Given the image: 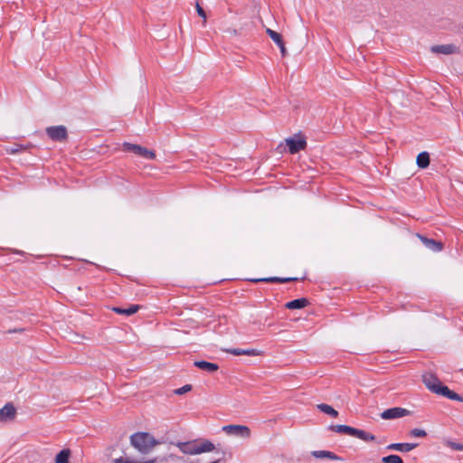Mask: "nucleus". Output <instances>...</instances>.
<instances>
[{
    "mask_svg": "<svg viewBox=\"0 0 463 463\" xmlns=\"http://www.w3.org/2000/svg\"><path fill=\"white\" fill-rule=\"evenodd\" d=\"M286 143L290 154H297L300 150L305 149L307 146L306 139L300 136L289 137L286 139Z\"/></svg>",
    "mask_w": 463,
    "mask_h": 463,
    "instance_id": "423d86ee",
    "label": "nucleus"
},
{
    "mask_svg": "<svg viewBox=\"0 0 463 463\" xmlns=\"http://www.w3.org/2000/svg\"><path fill=\"white\" fill-rule=\"evenodd\" d=\"M227 353L232 354L233 355H250V356H256L260 355L261 351L258 349H241V348H231L225 350Z\"/></svg>",
    "mask_w": 463,
    "mask_h": 463,
    "instance_id": "4468645a",
    "label": "nucleus"
},
{
    "mask_svg": "<svg viewBox=\"0 0 463 463\" xmlns=\"http://www.w3.org/2000/svg\"><path fill=\"white\" fill-rule=\"evenodd\" d=\"M130 444L141 454H147L159 444V441L150 433L139 431L130 436Z\"/></svg>",
    "mask_w": 463,
    "mask_h": 463,
    "instance_id": "f257e3e1",
    "label": "nucleus"
},
{
    "mask_svg": "<svg viewBox=\"0 0 463 463\" xmlns=\"http://www.w3.org/2000/svg\"><path fill=\"white\" fill-rule=\"evenodd\" d=\"M420 168H426L430 165V155L428 152H421L418 155L416 160Z\"/></svg>",
    "mask_w": 463,
    "mask_h": 463,
    "instance_id": "4be33fe9",
    "label": "nucleus"
},
{
    "mask_svg": "<svg viewBox=\"0 0 463 463\" xmlns=\"http://www.w3.org/2000/svg\"><path fill=\"white\" fill-rule=\"evenodd\" d=\"M24 150H25V146L18 144H15L6 148V151L10 154H16Z\"/></svg>",
    "mask_w": 463,
    "mask_h": 463,
    "instance_id": "a878e982",
    "label": "nucleus"
},
{
    "mask_svg": "<svg viewBox=\"0 0 463 463\" xmlns=\"http://www.w3.org/2000/svg\"><path fill=\"white\" fill-rule=\"evenodd\" d=\"M178 449L186 455H198L205 452L213 451L215 449V446L210 440H203L198 443L196 441H186V442H178Z\"/></svg>",
    "mask_w": 463,
    "mask_h": 463,
    "instance_id": "f03ea898",
    "label": "nucleus"
},
{
    "mask_svg": "<svg viewBox=\"0 0 463 463\" xmlns=\"http://www.w3.org/2000/svg\"><path fill=\"white\" fill-rule=\"evenodd\" d=\"M346 428H347V425L339 424V425H331L329 427V430H331L332 431L337 432V433L345 434Z\"/></svg>",
    "mask_w": 463,
    "mask_h": 463,
    "instance_id": "c85d7f7f",
    "label": "nucleus"
},
{
    "mask_svg": "<svg viewBox=\"0 0 463 463\" xmlns=\"http://www.w3.org/2000/svg\"><path fill=\"white\" fill-rule=\"evenodd\" d=\"M297 278H279V277H269V278H262V279H251L253 282H280L285 283L288 281H294L297 280Z\"/></svg>",
    "mask_w": 463,
    "mask_h": 463,
    "instance_id": "aec40b11",
    "label": "nucleus"
},
{
    "mask_svg": "<svg viewBox=\"0 0 463 463\" xmlns=\"http://www.w3.org/2000/svg\"><path fill=\"white\" fill-rule=\"evenodd\" d=\"M308 304V300L305 298H297L292 301H289L286 304V307L288 309H301L307 307Z\"/></svg>",
    "mask_w": 463,
    "mask_h": 463,
    "instance_id": "a211bd4d",
    "label": "nucleus"
},
{
    "mask_svg": "<svg viewBox=\"0 0 463 463\" xmlns=\"http://www.w3.org/2000/svg\"><path fill=\"white\" fill-rule=\"evenodd\" d=\"M411 414V411L407 409L401 407H393L383 411L381 413V418L383 420H393L399 419Z\"/></svg>",
    "mask_w": 463,
    "mask_h": 463,
    "instance_id": "39448f33",
    "label": "nucleus"
},
{
    "mask_svg": "<svg viewBox=\"0 0 463 463\" xmlns=\"http://www.w3.org/2000/svg\"><path fill=\"white\" fill-rule=\"evenodd\" d=\"M312 456L316 458H329L332 460H339L340 458L335 453L328 450H314L311 452Z\"/></svg>",
    "mask_w": 463,
    "mask_h": 463,
    "instance_id": "f3484780",
    "label": "nucleus"
},
{
    "mask_svg": "<svg viewBox=\"0 0 463 463\" xmlns=\"http://www.w3.org/2000/svg\"><path fill=\"white\" fill-rule=\"evenodd\" d=\"M410 435L414 438H424L427 436V432L421 429H413L410 431Z\"/></svg>",
    "mask_w": 463,
    "mask_h": 463,
    "instance_id": "cd10ccee",
    "label": "nucleus"
},
{
    "mask_svg": "<svg viewBox=\"0 0 463 463\" xmlns=\"http://www.w3.org/2000/svg\"><path fill=\"white\" fill-rule=\"evenodd\" d=\"M71 451L70 449H61L54 458V463H70Z\"/></svg>",
    "mask_w": 463,
    "mask_h": 463,
    "instance_id": "6ab92c4d",
    "label": "nucleus"
},
{
    "mask_svg": "<svg viewBox=\"0 0 463 463\" xmlns=\"http://www.w3.org/2000/svg\"><path fill=\"white\" fill-rule=\"evenodd\" d=\"M420 239L423 242V244L432 251H440L443 248V244L440 241H437L433 239H428L423 236H420Z\"/></svg>",
    "mask_w": 463,
    "mask_h": 463,
    "instance_id": "2eb2a0df",
    "label": "nucleus"
},
{
    "mask_svg": "<svg viewBox=\"0 0 463 463\" xmlns=\"http://www.w3.org/2000/svg\"><path fill=\"white\" fill-rule=\"evenodd\" d=\"M267 34L272 39V41L278 45L280 50L282 56H286L287 49L285 47V43L283 42L282 36L280 33L268 28L266 30Z\"/></svg>",
    "mask_w": 463,
    "mask_h": 463,
    "instance_id": "9b49d317",
    "label": "nucleus"
},
{
    "mask_svg": "<svg viewBox=\"0 0 463 463\" xmlns=\"http://www.w3.org/2000/svg\"><path fill=\"white\" fill-rule=\"evenodd\" d=\"M114 463H136L134 461H130L128 459H124L123 458H118L113 460Z\"/></svg>",
    "mask_w": 463,
    "mask_h": 463,
    "instance_id": "473e14b6",
    "label": "nucleus"
},
{
    "mask_svg": "<svg viewBox=\"0 0 463 463\" xmlns=\"http://www.w3.org/2000/svg\"><path fill=\"white\" fill-rule=\"evenodd\" d=\"M430 51L434 53L439 54H453L458 52V47L455 44H441V45H433L430 48Z\"/></svg>",
    "mask_w": 463,
    "mask_h": 463,
    "instance_id": "9d476101",
    "label": "nucleus"
},
{
    "mask_svg": "<svg viewBox=\"0 0 463 463\" xmlns=\"http://www.w3.org/2000/svg\"><path fill=\"white\" fill-rule=\"evenodd\" d=\"M423 383L426 385V387L434 392V390H437L438 386H439L440 382L439 380L431 373H427L423 375Z\"/></svg>",
    "mask_w": 463,
    "mask_h": 463,
    "instance_id": "ddd939ff",
    "label": "nucleus"
},
{
    "mask_svg": "<svg viewBox=\"0 0 463 463\" xmlns=\"http://www.w3.org/2000/svg\"><path fill=\"white\" fill-rule=\"evenodd\" d=\"M194 365L198 367L199 369L208 372V373H214L219 369V366L217 364L210 363L207 361H195Z\"/></svg>",
    "mask_w": 463,
    "mask_h": 463,
    "instance_id": "dca6fc26",
    "label": "nucleus"
},
{
    "mask_svg": "<svg viewBox=\"0 0 463 463\" xmlns=\"http://www.w3.org/2000/svg\"><path fill=\"white\" fill-rule=\"evenodd\" d=\"M123 149L124 151L133 152L134 154L138 155L139 156L146 159L152 160L155 159L156 157V154L154 151L148 150L147 148L143 147L139 145L125 142L123 144Z\"/></svg>",
    "mask_w": 463,
    "mask_h": 463,
    "instance_id": "7ed1b4c3",
    "label": "nucleus"
},
{
    "mask_svg": "<svg viewBox=\"0 0 463 463\" xmlns=\"http://www.w3.org/2000/svg\"><path fill=\"white\" fill-rule=\"evenodd\" d=\"M434 393L447 397L450 393V390L447 386L439 384L437 390H434Z\"/></svg>",
    "mask_w": 463,
    "mask_h": 463,
    "instance_id": "bb28decb",
    "label": "nucleus"
},
{
    "mask_svg": "<svg viewBox=\"0 0 463 463\" xmlns=\"http://www.w3.org/2000/svg\"><path fill=\"white\" fill-rule=\"evenodd\" d=\"M418 446L417 443H392L386 447L388 450H397L400 452H409Z\"/></svg>",
    "mask_w": 463,
    "mask_h": 463,
    "instance_id": "f8f14e48",
    "label": "nucleus"
},
{
    "mask_svg": "<svg viewBox=\"0 0 463 463\" xmlns=\"http://www.w3.org/2000/svg\"><path fill=\"white\" fill-rule=\"evenodd\" d=\"M447 398L452 401L463 402V398L452 391H450V393L447 396Z\"/></svg>",
    "mask_w": 463,
    "mask_h": 463,
    "instance_id": "2f4dec72",
    "label": "nucleus"
},
{
    "mask_svg": "<svg viewBox=\"0 0 463 463\" xmlns=\"http://www.w3.org/2000/svg\"><path fill=\"white\" fill-rule=\"evenodd\" d=\"M382 463H403L402 458L398 455H389L381 458Z\"/></svg>",
    "mask_w": 463,
    "mask_h": 463,
    "instance_id": "b1692460",
    "label": "nucleus"
},
{
    "mask_svg": "<svg viewBox=\"0 0 463 463\" xmlns=\"http://www.w3.org/2000/svg\"><path fill=\"white\" fill-rule=\"evenodd\" d=\"M345 434L352 436V437H355L364 441H373L376 439V437L374 435H373L369 432H366L365 430L353 428L350 426H347Z\"/></svg>",
    "mask_w": 463,
    "mask_h": 463,
    "instance_id": "6e6552de",
    "label": "nucleus"
},
{
    "mask_svg": "<svg viewBox=\"0 0 463 463\" xmlns=\"http://www.w3.org/2000/svg\"><path fill=\"white\" fill-rule=\"evenodd\" d=\"M196 12L199 16H201L203 19V24L206 23V13L205 11L200 6V5L196 4Z\"/></svg>",
    "mask_w": 463,
    "mask_h": 463,
    "instance_id": "7c9ffc66",
    "label": "nucleus"
},
{
    "mask_svg": "<svg viewBox=\"0 0 463 463\" xmlns=\"http://www.w3.org/2000/svg\"><path fill=\"white\" fill-rule=\"evenodd\" d=\"M16 410L11 403H6L0 409V421L7 422L14 419Z\"/></svg>",
    "mask_w": 463,
    "mask_h": 463,
    "instance_id": "1a4fd4ad",
    "label": "nucleus"
},
{
    "mask_svg": "<svg viewBox=\"0 0 463 463\" xmlns=\"http://www.w3.org/2000/svg\"><path fill=\"white\" fill-rule=\"evenodd\" d=\"M222 431H224L227 435L241 438H250V430L245 425H225L222 427Z\"/></svg>",
    "mask_w": 463,
    "mask_h": 463,
    "instance_id": "20e7f679",
    "label": "nucleus"
},
{
    "mask_svg": "<svg viewBox=\"0 0 463 463\" xmlns=\"http://www.w3.org/2000/svg\"><path fill=\"white\" fill-rule=\"evenodd\" d=\"M445 444H446V446H448L451 449L458 450V451H462L463 450V444L462 443H458V442H455V441H451V440H447L445 442Z\"/></svg>",
    "mask_w": 463,
    "mask_h": 463,
    "instance_id": "393cba45",
    "label": "nucleus"
},
{
    "mask_svg": "<svg viewBox=\"0 0 463 463\" xmlns=\"http://www.w3.org/2000/svg\"><path fill=\"white\" fill-rule=\"evenodd\" d=\"M46 133L54 141H63L67 137V129L64 126L49 127Z\"/></svg>",
    "mask_w": 463,
    "mask_h": 463,
    "instance_id": "0eeeda50",
    "label": "nucleus"
},
{
    "mask_svg": "<svg viewBox=\"0 0 463 463\" xmlns=\"http://www.w3.org/2000/svg\"><path fill=\"white\" fill-rule=\"evenodd\" d=\"M317 408L321 411L324 412L333 418H336L338 416V411L335 410L332 406L326 404V403H319L317 405Z\"/></svg>",
    "mask_w": 463,
    "mask_h": 463,
    "instance_id": "412c9836",
    "label": "nucleus"
},
{
    "mask_svg": "<svg viewBox=\"0 0 463 463\" xmlns=\"http://www.w3.org/2000/svg\"><path fill=\"white\" fill-rule=\"evenodd\" d=\"M211 463H219V462H218V461H213V462H211Z\"/></svg>",
    "mask_w": 463,
    "mask_h": 463,
    "instance_id": "f704fd0d",
    "label": "nucleus"
},
{
    "mask_svg": "<svg viewBox=\"0 0 463 463\" xmlns=\"http://www.w3.org/2000/svg\"><path fill=\"white\" fill-rule=\"evenodd\" d=\"M191 390H192V385L191 384H185V385H184L181 388L175 389L174 391V392L175 394H177V395H182V394H184V393L190 392Z\"/></svg>",
    "mask_w": 463,
    "mask_h": 463,
    "instance_id": "c756f323",
    "label": "nucleus"
},
{
    "mask_svg": "<svg viewBox=\"0 0 463 463\" xmlns=\"http://www.w3.org/2000/svg\"><path fill=\"white\" fill-rule=\"evenodd\" d=\"M139 307L137 305H131L128 308L113 307V311L119 315L131 316L138 310Z\"/></svg>",
    "mask_w": 463,
    "mask_h": 463,
    "instance_id": "5701e85b",
    "label": "nucleus"
},
{
    "mask_svg": "<svg viewBox=\"0 0 463 463\" xmlns=\"http://www.w3.org/2000/svg\"><path fill=\"white\" fill-rule=\"evenodd\" d=\"M136 463H156V459H151V460H148V461H145V462H136Z\"/></svg>",
    "mask_w": 463,
    "mask_h": 463,
    "instance_id": "72a5a7b5",
    "label": "nucleus"
}]
</instances>
